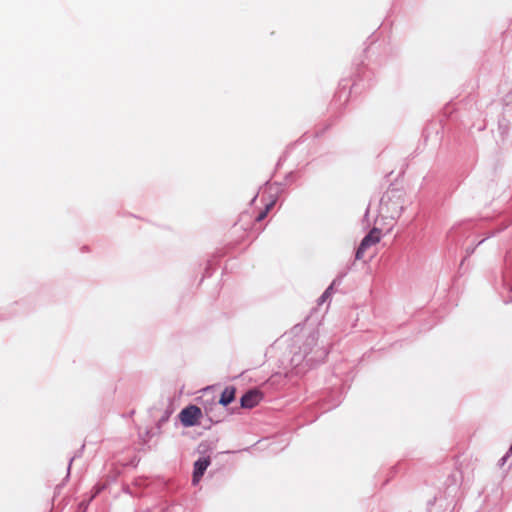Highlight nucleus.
<instances>
[{"label":"nucleus","instance_id":"1","mask_svg":"<svg viewBox=\"0 0 512 512\" xmlns=\"http://www.w3.org/2000/svg\"><path fill=\"white\" fill-rule=\"evenodd\" d=\"M202 410L196 405H189L179 413V419L183 426L191 427L199 424Z\"/></svg>","mask_w":512,"mask_h":512},{"label":"nucleus","instance_id":"2","mask_svg":"<svg viewBox=\"0 0 512 512\" xmlns=\"http://www.w3.org/2000/svg\"><path fill=\"white\" fill-rule=\"evenodd\" d=\"M380 240L381 230L378 228H373L361 241L360 246L356 251V259H362L364 257L365 251L379 243Z\"/></svg>","mask_w":512,"mask_h":512},{"label":"nucleus","instance_id":"3","mask_svg":"<svg viewBox=\"0 0 512 512\" xmlns=\"http://www.w3.org/2000/svg\"><path fill=\"white\" fill-rule=\"evenodd\" d=\"M263 398V394L256 389L246 392L241 398V406L243 408H253L257 406Z\"/></svg>","mask_w":512,"mask_h":512},{"label":"nucleus","instance_id":"4","mask_svg":"<svg viewBox=\"0 0 512 512\" xmlns=\"http://www.w3.org/2000/svg\"><path fill=\"white\" fill-rule=\"evenodd\" d=\"M210 465L209 458H200L194 463V471L192 482L194 485L198 484L207 467Z\"/></svg>","mask_w":512,"mask_h":512},{"label":"nucleus","instance_id":"5","mask_svg":"<svg viewBox=\"0 0 512 512\" xmlns=\"http://www.w3.org/2000/svg\"><path fill=\"white\" fill-rule=\"evenodd\" d=\"M235 392L236 389L233 386L226 387L221 394L219 403L224 406L230 404L235 398Z\"/></svg>","mask_w":512,"mask_h":512},{"label":"nucleus","instance_id":"6","mask_svg":"<svg viewBox=\"0 0 512 512\" xmlns=\"http://www.w3.org/2000/svg\"><path fill=\"white\" fill-rule=\"evenodd\" d=\"M275 201L272 200L269 203L265 205V209L259 213V215L256 217V221L260 222L266 218L268 213L271 211V209L274 207Z\"/></svg>","mask_w":512,"mask_h":512},{"label":"nucleus","instance_id":"7","mask_svg":"<svg viewBox=\"0 0 512 512\" xmlns=\"http://www.w3.org/2000/svg\"><path fill=\"white\" fill-rule=\"evenodd\" d=\"M510 452L512 453V444H511V447H510Z\"/></svg>","mask_w":512,"mask_h":512}]
</instances>
